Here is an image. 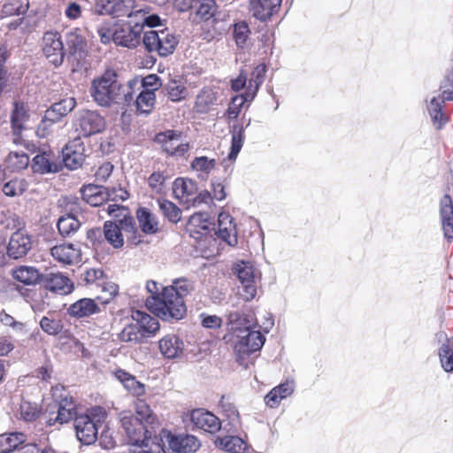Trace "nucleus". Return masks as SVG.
Instances as JSON below:
<instances>
[{
    "label": "nucleus",
    "instance_id": "1",
    "mask_svg": "<svg viewBox=\"0 0 453 453\" xmlns=\"http://www.w3.org/2000/svg\"><path fill=\"white\" fill-rule=\"evenodd\" d=\"M146 288L150 295L145 300L146 308L162 321L182 319L187 314L186 298L195 290L194 284L187 278L173 280L172 285L158 290L156 281H149Z\"/></svg>",
    "mask_w": 453,
    "mask_h": 453
},
{
    "label": "nucleus",
    "instance_id": "2",
    "mask_svg": "<svg viewBox=\"0 0 453 453\" xmlns=\"http://www.w3.org/2000/svg\"><path fill=\"white\" fill-rule=\"evenodd\" d=\"M138 83L139 79L135 77L127 84H122L118 81L117 72L108 68L92 81L90 94L94 101L103 107H110L111 104L130 106Z\"/></svg>",
    "mask_w": 453,
    "mask_h": 453
},
{
    "label": "nucleus",
    "instance_id": "3",
    "mask_svg": "<svg viewBox=\"0 0 453 453\" xmlns=\"http://www.w3.org/2000/svg\"><path fill=\"white\" fill-rule=\"evenodd\" d=\"M142 31L143 25L140 23L130 26L104 22L97 28V34L103 44L113 42L117 46L128 49H134L140 44Z\"/></svg>",
    "mask_w": 453,
    "mask_h": 453
},
{
    "label": "nucleus",
    "instance_id": "4",
    "mask_svg": "<svg viewBox=\"0 0 453 453\" xmlns=\"http://www.w3.org/2000/svg\"><path fill=\"white\" fill-rule=\"evenodd\" d=\"M131 319L132 322L127 324L119 334L121 342L140 343L154 336L160 329L157 318L145 311H132Z\"/></svg>",
    "mask_w": 453,
    "mask_h": 453
},
{
    "label": "nucleus",
    "instance_id": "5",
    "mask_svg": "<svg viewBox=\"0 0 453 453\" xmlns=\"http://www.w3.org/2000/svg\"><path fill=\"white\" fill-rule=\"evenodd\" d=\"M107 412L104 407L93 406L74 419L78 440L83 444H92L97 438L98 429L105 422Z\"/></svg>",
    "mask_w": 453,
    "mask_h": 453
},
{
    "label": "nucleus",
    "instance_id": "6",
    "mask_svg": "<svg viewBox=\"0 0 453 453\" xmlns=\"http://www.w3.org/2000/svg\"><path fill=\"white\" fill-rule=\"evenodd\" d=\"M51 396L58 407V414L54 418H49L48 426H53L56 423L60 425L74 420L78 413V403L70 394V392L61 384H57L51 388Z\"/></svg>",
    "mask_w": 453,
    "mask_h": 453
},
{
    "label": "nucleus",
    "instance_id": "7",
    "mask_svg": "<svg viewBox=\"0 0 453 453\" xmlns=\"http://www.w3.org/2000/svg\"><path fill=\"white\" fill-rule=\"evenodd\" d=\"M440 90L439 97H433L427 106L429 115L437 129H441L449 121L442 109L446 101H453V68L444 76Z\"/></svg>",
    "mask_w": 453,
    "mask_h": 453
},
{
    "label": "nucleus",
    "instance_id": "8",
    "mask_svg": "<svg viewBox=\"0 0 453 453\" xmlns=\"http://www.w3.org/2000/svg\"><path fill=\"white\" fill-rule=\"evenodd\" d=\"M173 193L174 198L187 207L208 203L211 200L210 192L198 193L196 182L187 178H177L173 181Z\"/></svg>",
    "mask_w": 453,
    "mask_h": 453
},
{
    "label": "nucleus",
    "instance_id": "9",
    "mask_svg": "<svg viewBox=\"0 0 453 453\" xmlns=\"http://www.w3.org/2000/svg\"><path fill=\"white\" fill-rule=\"evenodd\" d=\"M142 43L149 52H157L160 57H167L174 52L179 40L173 33L165 28L145 32Z\"/></svg>",
    "mask_w": 453,
    "mask_h": 453
},
{
    "label": "nucleus",
    "instance_id": "10",
    "mask_svg": "<svg viewBox=\"0 0 453 453\" xmlns=\"http://www.w3.org/2000/svg\"><path fill=\"white\" fill-rule=\"evenodd\" d=\"M265 341V336L259 331L247 330V334L241 336L234 344L236 361L243 366H247L250 356L259 350Z\"/></svg>",
    "mask_w": 453,
    "mask_h": 453
},
{
    "label": "nucleus",
    "instance_id": "11",
    "mask_svg": "<svg viewBox=\"0 0 453 453\" xmlns=\"http://www.w3.org/2000/svg\"><path fill=\"white\" fill-rule=\"evenodd\" d=\"M75 129L80 136L89 137L102 133L106 127L104 118L96 111H82L75 120Z\"/></svg>",
    "mask_w": 453,
    "mask_h": 453
},
{
    "label": "nucleus",
    "instance_id": "12",
    "mask_svg": "<svg viewBox=\"0 0 453 453\" xmlns=\"http://www.w3.org/2000/svg\"><path fill=\"white\" fill-rule=\"evenodd\" d=\"M42 53L55 67L60 66L65 58V48L58 32L47 31L42 36Z\"/></svg>",
    "mask_w": 453,
    "mask_h": 453
},
{
    "label": "nucleus",
    "instance_id": "13",
    "mask_svg": "<svg viewBox=\"0 0 453 453\" xmlns=\"http://www.w3.org/2000/svg\"><path fill=\"white\" fill-rule=\"evenodd\" d=\"M121 425L131 445L142 446L151 436L145 423L133 414L124 415L121 418Z\"/></svg>",
    "mask_w": 453,
    "mask_h": 453
},
{
    "label": "nucleus",
    "instance_id": "14",
    "mask_svg": "<svg viewBox=\"0 0 453 453\" xmlns=\"http://www.w3.org/2000/svg\"><path fill=\"white\" fill-rule=\"evenodd\" d=\"M234 273L242 283L241 296L245 301H251L257 295V280L255 269L248 262L242 261L234 267Z\"/></svg>",
    "mask_w": 453,
    "mask_h": 453
},
{
    "label": "nucleus",
    "instance_id": "15",
    "mask_svg": "<svg viewBox=\"0 0 453 453\" xmlns=\"http://www.w3.org/2000/svg\"><path fill=\"white\" fill-rule=\"evenodd\" d=\"M85 146L81 137H76L63 149V164L70 170L80 168L85 161Z\"/></svg>",
    "mask_w": 453,
    "mask_h": 453
},
{
    "label": "nucleus",
    "instance_id": "16",
    "mask_svg": "<svg viewBox=\"0 0 453 453\" xmlns=\"http://www.w3.org/2000/svg\"><path fill=\"white\" fill-rule=\"evenodd\" d=\"M218 102V92L211 87H203L195 98L193 111L199 116L209 115L217 110Z\"/></svg>",
    "mask_w": 453,
    "mask_h": 453
},
{
    "label": "nucleus",
    "instance_id": "17",
    "mask_svg": "<svg viewBox=\"0 0 453 453\" xmlns=\"http://www.w3.org/2000/svg\"><path fill=\"white\" fill-rule=\"evenodd\" d=\"M28 119L29 113L26 104L21 101H15L10 116L11 129L15 143L21 142L22 132L26 129V123Z\"/></svg>",
    "mask_w": 453,
    "mask_h": 453
},
{
    "label": "nucleus",
    "instance_id": "18",
    "mask_svg": "<svg viewBox=\"0 0 453 453\" xmlns=\"http://www.w3.org/2000/svg\"><path fill=\"white\" fill-rule=\"evenodd\" d=\"M12 259L24 257L32 249V236L22 228L13 232L7 242Z\"/></svg>",
    "mask_w": 453,
    "mask_h": 453
},
{
    "label": "nucleus",
    "instance_id": "19",
    "mask_svg": "<svg viewBox=\"0 0 453 453\" xmlns=\"http://www.w3.org/2000/svg\"><path fill=\"white\" fill-rule=\"evenodd\" d=\"M190 420L198 429L209 434H216L221 428L220 419L205 409H196L191 411Z\"/></svg>",
    "mask_w": 453,
    "mask_h": 453
},
{
    "label": "nucleus",
    "instance_id": "20",
    "mask_svg": "<svg viewBox=\"0 0 453 453\" xmlns=\"http://www.w3.org/2000/svg\"><path fill=\"white\" fill-rule=\"evenodd\" d=\"M62 168V164L50 150L40 151L32 161L33 171L41 174L58 173Z\"/></svg>",
    "mask_w": 453,
    "mask_h": 453
},
{
    "label": "nucleus",
    "instance_id": "21",
    "mask_svg": "<svg viewBox=\"0 0 453 453\" xmlns=\"http://www.w3.org/2000/svg\"><path fill=\"white\" fill-rule=\"evenodd\" d=\"M50 255L60 264L71 265L81 261V251L73 243H62L50 249Z\"/></svg>",
    "mask_w": 453,
    "mask_h": 453
},
{
    "label": "nucleus",
    "instance_id": "22",
    "mask_svg": "<svg viewBox=\"0 0 453 453\" xmlns=\"http://www.w3.org/2000/svg\"><path fill=\"white\" fill-rule=\"evenodd\" d=\"M180 134L174 130H167L158 134L163 150L171 156H184L189 150L188 142H180Z\"/></svg>",
    "mask_w": 453,
    "mask_h": 453
},
{
    "label": "nucleus",
    "instance_id": "23",
    "mask_svg": "<svg viewBox=\"0 0 453 453\" xmlns=\"http://www.w3.org/2000/svg\"><path fill=\"white\" fill-rule=\"evenodd\" d=\"M218 236L230 246L238 243L236 225L227 212H220L218 217Z\"/></svg>",
    "mask_w": 453,
    "mask_h": 453
},
{
    "label": "nucleus",
    "instance_id": "24",
    "mask_svg": "<svg viewBox=\"0 0 453 453\" xmlns=\"http://www.w3.org/2000/svg\"><path fill=\"white\" fill-rule=\"evenodd\" d=\"M440 215L443 235L449 242L453 241V200L445 194L440 201Z\"/></svg>",
    "mask_w": 453,
    "mask_h": 453
},
{
    "label": "nucleus",
    "instance_id": "25",
    "mask_svg": "<svg viewBox=\"0 0 453 453\" xmlns=\"http://www.w3.org/2000/svg\"><path fill=\"white\" fill-rule=\"evenodd\" d=\"M168 446L176 453H192L199 449L200 441L194 435H168Z\"/></svg>",
    "mask_w": 453,
    "mask_h": 453
},
{
    "label": "nucleus",
    "instance_id": "26",
    "mask_svg": "<svg viewBox=\"0 0 453 453\" xmlns=\"http://www.w3.org/2000/svg\"><path fill=\"white\" fill-rule=\"evenodd\" d=\"M100 307L96 299L81 298L67 308V314L75 319H82L100 312Z\"/></svg>",
    "mask_w": 453,
    "mask_h": 453
},
{
    "label": "nucleus",
    "instance_id": "27",
    "mask_svg": "<svg viewBox=\"0 0 453 453\" xmlns=\"http://www.w3.org/2000/svg\"><path fill=\"white\" fill-rule=\"evenodd\" d=\"M11 276L25 286H35L40 283L42 279L41 272L37 268L29 265H18L12 268Z\"/></svg>",
    "mask_w": 453,
    "mask_h": 453
},
{
    "label": "nucleus",
    "instance_id": "28",
    "mask_svg": "<svg viewBox=\"0 0 453 453\" xmlns=\"http://www.w3.org/2000/svg\"><path fill=\"white\" fill-rule=\"evenodd\" d=\"M281 0H250V6L253 16L259 20L265 21L278 12Z\"/></svg>",
    "mask_w": 453,
    "mask_h": 453
},
{
    "label": "nucleus",
    "instance_id": "29",
    "mask_svg": "<svg viewBox=\"0 0 453 453\" xmlns=\"http://www.w3.org/2000/svg\"><path fill=\"white\" fill-rule=\"evenodd\" d=\"M139 91L135 99H134V95L133 96V104L135 108V112L137 115H144L148 116L155 109L157 97L156 94L152 91L141 90L136 89V92Z\"/></svg>",
    "mask_w": 453,
    "mask_h": 453
},
{
    "label": "nucleus",
    "instance_id": "30",
    "mask_svg": "<svg viewBox=\"0 0 453 453\" xmlns=\"http://www.w3.org/2000/svg\"><path fill=\"white\" fill-rule=\"evenodd\" d=\"M43 408L41 402L32 401L27 396H22L19 414V418L25 422H35L42 414Z\"/></svg>",
    "mask_w": 453,
    "mask_h": 453
},
{
    "label": "nucleus",
    "instance_id": "31",
    "mask_svg": "<svg viewBox=\"0 0 453 453\" xmlns=\"http://www.w3.org/2000/svg\"><path fill=\"white\" fill-rule=\"evenodd\" d=\"M209 224L207 213L196 212L190 216L186 228L191 237L198 240L207 234Z\"/></svg>",
    "mask_w": 453,
    "mask_h": 453
},
{
    "label": "nucleus",
    "instance_id": "32",
    "mask_svg": "<svg viewBox=\"0 0 453 453\" xmlns=\"http://www.w3.org/2000/svg\"><path fill=\"white\" fill-rule=\"evenodd\" d=\"M162 355L167 358L180 356L183 350V342L175 334H167L158 342Z\"/></svg>",
    "mask_w": 453,
    "mask_h": 453
},
{
    "label": "nucleus",
    "instance_id": "33",
    "mask_svg": "<svg viewBox=\"0 0 453 453\" xmlns=\"http://www.w3.org/2000/svg\"><path fill=\"white\" fill-rule=\"evenodd\" d=\"M116 378L122 383L124 388L133 395L140 397L145 395V385L136 380L129 372L119 369L115 372Z\"/></svg>",
    "mask_w": 453,
    "mask_h": 453
},
{
    "label": "nucleus",
    "instance_id": "34",
    "mask_svg": "<svg viewBox=\"0 0 453 453\" xmlns=\"http://www.w3.org/2000/svg\"><path fill=\"white\" fill-rule=\"evenodd\" d=\"M217 4L213 0H203L199 4L193 16V21L196 24L216 23L215 14L217 12Z\"/></svg>",
    "mask_w": 453,
    "mask_h": 453
},
{
    "label": "nucleus",
    "instance_id": "35",
    "mask_svg": "<svg viewBox=\"0 0 453 453\" xmlns=\"http://www.w3.org/2000/svg\"><path fill=\"white\" fill-rule=\"evenodd\" d=\"M45 288L55 293L68 294L73 289L70 279L61 273H51L44 281Z\"/></svg>",
    "mask_w": 453,
    "mask_h": 453
},
{
    "label": "nucleus",
    "instance_id": "36",
    "mask_svg": "<svg viewBox=\"0 0 453 453\" xmlns=\"http://www.w3.org/2000/svg\"><path fill=\"white\" fill-rule=\"evenodd\" d=\"M81 193L82 200L94 207L101 206L107 201L106 194L98 185H85L81 188Z\"/></svg>",
    "mask_w": 453,
    "mask_h": 453
},
{
    "label": "nucleus",
    "instance_id": "37",
    "mask_svg": "<svg viewBox=\"0 0 453 453\" xmlns=\"http://www.w3.org/2000/svg\"><path fill=\"white\" fill-rule=\"evenodd\" d=\"M294 391L293 386L289 382H284L274 387L265 396V403L270 408L279 406L282 399L289 396Z\"/></svg>",
    "mask_w": 453,
    "mask_h": 453
},
{
    "label": "nucleus",
    "instance_id": "38",
    "mask_svg": "<svg viewBox=\"0 0 453 453\" xmlns=\"http://www.w3.org/2000/svg\"><path fill=\"white\" fill-rule=\"evenodd\" d=\"M215 444L229 453H244L247 449V443L244 440L233 435L218 437Z\"/></svg>",
    "mask_w": 453,
    "mask_h": 453
},
{
    "label": "nucleus",
    "instance_id": "39",
    "mask_svg": "<svg viewBox=\"0 0 453 453\" xmlns=\"http://www.w3.org/2000/svg\"><path fill=\"white\" fill-rule=\"evenodd\" d=\"M65 42L70 55L81 53L87 47V40L80 28L69 31L65 35Z\"/></svg>",
    "mask_w": 453,
    "mask_h": 453
},
{
    "label": "nucleus",
    "instance_id": "40",
    "mask_svg": "<svg viewBox=\"0 0 453 453\" xmlns=\"http://www.w3.org/2000/svg\"><path fill=\"white\" fill-rule=\"evenodd\" d=\"M136 218L138 219L142 231L145 234H155L158 230V222L156 216L150 212L148 208L141 207L136 211Z\"/></svg>",
    "mask_w": 453,
    "mask_h": 453
},
{
    "label": "nucleus",
    "instance_id": "41",
    "mask_svg": "<svg viewBox=\"0 0 453 453\" xmlns=\"http://www.w3.org/2000/svg\"><path fill=\"white\" fill-rule=\"evenodd\" d=\"M27 440L23 433L14 432L0 434V452H12L18 449Z\"/></svg>",
    "mask_w": 453,
    "mask_h": 453
},
{
    "label": "nucleus",
    "instance_id": "42",
    "mask_svg": "<svg viewBox=\"0 0 453 453\" xmlns=\"http://www.w3.org/2000/svg\"><path fill=\"white\" fill-rule=\"evenodd\" d=\"M134 0H112L111 17L122 18L131 17L141 12L146 13L145 10H135Z\"/></svg>",
    "mask_w": 453,
    "mask_h": 453
},
{
    "label": "nucleus",
    "instance_id": "43",
    "mask_svg": "<svg viewBox=\"0 0 453 453\" xmlns=\"http://www.w3.org/2000/svg\"><path fill=\"white\" fill-rule=\"evenodd\" d=\"M40 326L47 334L58 335L63 331L64 323L56 311H49L41 319Z\"/></svg>",
    "mask_w": 453,
    "mask_h": 453
},
{
    "label": "nucleus",
    "instance_id": "44",
    "mask_svg": "<svg viewBox=\"0 0 453 453\" xmlns=\"http://www.w3.org/2000/svg\"><path fill=\"white\" fill-rule=\"evenodd\" d=\"M104 242H108L114 249H120L124 245V238L120 227L115 222L107 220L104 223Z\"/></svg>",
    "mask_w": 453,
    "mask_h": 453
},
{
    "label": "nucleus",
    "instance_id": "45",
    "mask_svg": "<svg viewBox=\"0 0 453 453\" xmlns=\"http://www.w3.org/2000/svg\"><path fill=\"white\" fill-rule=\"evenodd\" d=\"M267 68L265 64L257 65L252 71L246 91L251 98H255L260 86L263 84Z\"/></svg>",
    "mask_w": 453,
    "mask_h": 453
},
{
    "label": "nucleus",
    "instance_id": "46",
    "mask_svg": "<svg viewBox=\"0 0 453 453\" xmlns=\"http://www.w3.org/2000/svg\"><path fill=\"white\" fill-rule=\"evenodd\" d=\"M76 106V100L74 97H65L60 101L53 104L47 111L49 116H53L55 119L61 120Z\"/></svg>",
    "mask_w": 453,
    "mask_h": 453
},
{
    "label": "nucleus",
    "instance_id": "47",
    "mask_svg": "<svg viewBox=\"0 0 453 453\" xmlns=\"http://www.w3.org/2000/svg\"><path fill=\"white\" fill-rule=\"evenodd\" d=\"M100 294L95 299L101 304H108L119 294V286L106 279L97 283Z\"/></svg>",
    "mask_w": 453,
    "mask_h": 453
},
{
    "label": "nucleus",
    "instance_id": "48",
    "mask_svg": "<svg viewBox=\"0 0 453 453\" xmlns=\"http://www.w3.org/2000/svg\"><path fill=\"white\" fill-rule=\"evenodd\" d=\"M231 150L228 155L230 160H234L242 148L245 134L244 127L242 124H234L231 130Z\"/></svg>",
    "mask_w": 453,
    "mask_h": 453
},
{
    "label": "nucleus",
    "instance_id": "49",
    "mask_svg": "<svg viewBox=\"0 0 453 453\" xmlns=\"http://www.w3.org/2000/svg\"><path fill=\"white\" fill-rule=\"evenodd\" d=\"M59 234L63 236H69L78 231L81 222L73 214H65L59 218L57 224Z\"/></svg>",
    "mask_w": 453,
    "mask_h": 453
},
{
    "label": "nucleus",
    "instance_id": "50",
    "mask_svg": "<svg viewBox=\"0 0 453 453\" xmlns=\"http://www.w3.org/2000/svg\"><path fill=\"white\" fill-rule=\"evenodd\" d=\"M29 165V157L25 152H10L5 159V166L10 172H19Z\"/></svg>",
    "mask_w": 453,
    "mask_h": 453
},
{
    "label": "nucleus",
    "instance_id": "51",
    "mask_svg": "<svg viewBox=\"0 0 453 453\" xmlns=\"http://www.w3.org/2000/svg\"><path fill=\"white\" fill-rule=\"evenodd\" d=\"M253 99L254 98L249 96L247 92L242 95L233 96L226 111L225 116L228 120L236 119L240 115L245 102L252 101Z\"/></svg>",
    "mask_w": 453,
    "mask_h": 453
},
{
    "label": "nucleus",
    "instance_id": "52",
    "mask_svg": "<svg viewBox=\"0 0 453 453\" xmlns=\"http://www.w3.org/2000/svg\"><path fill=\"white\" fill-rule=\"evenodd\" d=\"M439 357L443 370L453 372V337L448 338L439 350Z\"/></svg>",
    "mask_w": 453,
    "mask_h": 453
},
{
    "label": "nucleus",
    "instance_id": "53",
    "mask_svg": "<svg viewBox=\"0 0 453 453\" xmlns=\"http://www.w3.org/2000/svg\"><path fill=\"white\" fill-rule=\"evenodd\" d=\"M157 203L161 212L170 222L176 224L180 220L181 211L174 203L160 198L157 200Z\"/></svg>",
    "mask_w": 453,
    "mask_h": 453
},
{
    "label": "nucleus",
    "instance_id": "54",
    "mask_svg": "<svg viewBox=\"0 0 453 453\" xmlns=\"http://www.w3.org/2000/svg\"><path fill=\"white\" fill-rule=\"evenodd\" d=\"M250 35V29L246 21H239L233 26V37L238 48L243 49Z\"/></svg>",
    "mask_w": 453,
    "mask_h": 453
},
{
    "label": "nucleus",
    "instance_id": "55",
    "mask_svg": "<svg viewBox=\"0 0 453 453\" xmlns=\"http://www.w3.org/2000/svg\"><path fill=\"white\" fill-rule=\"evenodd\" d=\"M134 410L136 414L135 417L142 419V422L145 424H153L157 419L155 414L150 409V406L143 399H140L138 397L134 401Z\"/></svg>",
    "mask_w": 453,
    "mask_h": 453
},
{
    "label": "nucleus",
    "instance_id": "56",
    "mask_svg": "<svg viewBox=\"0 0 453 453\" xmlns=\"http://www.w3.org/2000/svg\"><path fill=\"white\" fill-rule=\"evenodd\" d=\"M165 90L168 98L173 102H180L185 99L187 96L186 87L181 82L175 80H171L165 85Z\"/></svg>",
    "mask_w": 453,
    "mask_h": 453
},
{
    "label": "nucleus",
    "instance_id": "57",
    "mask_svg": "<svg viewBox=\"0 0 453 453\" xmlns=\"http://www.w3.org/2000/svg\"><path fill=\"white\" fill-rule=\"evenodd\" d=\"M166 180L167 176L165 172L157 171L149 176L147 182L152 192L162 195L165 193Z\"/></svg>",
    "mask_w": 453,
    "mask_h": 453
},
{
    "label": "nucleus",
    "instance_id": "58",
    "mask_svg": "<svg viewBox=\"0 0 453 453\" xmlns=\"http://www.w3.org/2000/svg\"><path fill=\"white\" fill-rule=\"evenodd\" d=\"M216 165V159H210L205 156H201L195 157L190 166L193 171L208 175L215 168Z\"/></svg>",
    "mask_w": 453,
    "mask_h": 453
},
{
    "label": "nucleus",
    "instance_id": "59",
    "mask_svg": "<svg viewBox=\"0 0 453 453\" xmlns=\"http://www.w3.org/2000/svg\"><path fill=\"white\" fill-rule=\"evenodd\" d=\"M27 188V182L24 179H13L3 187V192L7 196H21Z\"/></svg>",
    "mask_w": 453,
    "mask_h": 453
},
{
    "label": "nucleus",
    "instance_id": "60",
    "mask_svg": "<svg viewBox=\"0 0 453 453\" xmlns=\"http://www.w3.org/2000/svg\"><path fill=\"white\" fill-rule=\"evenodd\" d=\"M29 8L28 0H8L4 5L3 12L7 15H20L27 12Z\"/></svg>",
    "mask_w": 453,
    "mask_h": 453
},
{
    "label": "nucleus",
    "instance_id": "61",
    "mask_svg": "<svg viewBox=\"0 0 453 453\" xmlns=\"http://www.w3.org/2000/svg\"><path fill=\"white\" fill-rule=\"evenodd\" d=\"M58 122L59 120L55 119L53 116H49V112L46 111L42 119L37 126L36 134L41 138L49 136L53 131L54 125Z\"/></svg>",
    "mask_w": 453,
    "mask_h": 453
},
{
    "label": "nucleus",
    "instance_id": "62",
    "mask_svg": "<svg viewBox=\"0 0 453 453\" xmlns=\"http://www.w3.org/2000/svg\"><path fill=\"white\" fill-rule=\"evenodd\" d=\"M161 81L160 78L157 74H149L142 78V80H139L138 85L135 87L136 89L141 90H147L152 91L156 94V91H157L161 88Z\"/></svg>",
    "mask_w": 453,
    "mask_h": 453
},
{
    "label": "nucleus",
    "instance_id": "63",
    "mask_svg": "<svg viewBox=\"0 0 453 453\" xmlns=\"http://www.w3.org/2000/svg\"><path fill=\"white\" fill-rule=\"evenodd\" d=\"M87 238L96 250H103L104 246V228H91L87 232Z\"/></svg>",
    "mask_w": 453,
    "mask_h": 453
},
{
    "label": "nucleus",
    "instance_id": "64",
    "mask_svg": "<svg viewBox=\"0 0 453 453\" xmlns=\"http://www.w3.org/2000/svg\"><path fill=\"white\" fill-rule=\"evenodd\" d=\"M219 405L228 418L234 420L239 418V412L228 396L222 395Z\"/></svg>",
    "mask_w": 453,
    "mask_h": 453
}]
</instances>
